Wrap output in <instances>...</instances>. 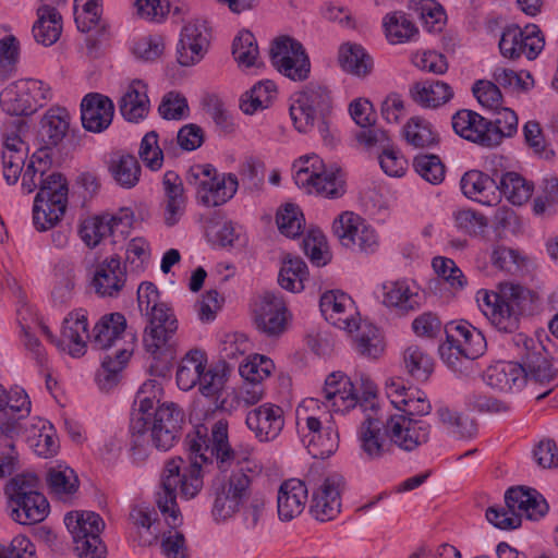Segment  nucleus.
I'll list each match as a JSON object with an SVG mask.
<instances>
[{
    "label": "nucleus",
    "instance_id": "nucleus-1",
    "mask_svg": "<svg viewBox=\"0 0 558 558\" xmlns=\"http://www.w3.org/2000/svg\"><path fill=\"white\" fill-rule=\"evenodd\" d=\"M185 444L191 453V461L186 464L181 458H172L165 464L160 489L156 494V504L170 529H177L182 523V517L177 504L178 493L186 500L192 499L202 490L203 464L216 459L221 471H227L233 463L241 465L248 461L252 449L236 451L231 448L228 440V422L218 420L208 428L205 425L195 427L189 434Z\"/></svg>",
    "mask_w": 558,
    "mask_h": 558
},
{
    "label": "nucleus",
    "instance_id": "nucleus-2",
    "mask_svg": "<svg viewBox=\"0 0 558 558\" xmlns=\"http://www.w3.org/2000/svg\"><path fill=\"white\" fill-rule=\"evenodd\" d=\"M137 302L141 312L149 317L143 337L144 347L154 359L163 361L159 374L165 375L169 371L168 363L172 360L169 342L178 329V320L172 310L159 302V291L151 282H143L138 287Z\"/></svg>",
    "mask_w": 558,
    "mask_h": 558
},
{
    "label": "nucleus",
    "instance_id": "nucleus-3",
    "mask_svg": "<svg viewBox=\"0 0 558 558\" xmlns=\"http://www.w3.org/2000/svg\"><path fill=\"white\" fill-rule=\"evenodd\" d=\"M9 517L16 523L32 525L44 521L50 512L47 498L38 490V477L23 473L11 477L4 486Z\"/></svg>",
    "mask_w": 558,
    "mask_h": 558
},
{
    "label": "nucleus",
    "instance_id": "nucleus-4",
    "mask_svg": "<svg viewBox=\"0 0 558 558\" xmlns=\"http://www.w3.org/2000/svg\"><path fill=\"white\" fill-rule=\"evenodd\" d=\"M529 291L513 283L501 286L500 293L478 291L477 303L483 314L500 331L513 332L523 311L522 302Z\"/></svg>",
    "mask_w": 558,
    "mask_h": 558
},
{
    "label": "nucleus",
    "instance_id": "nucleus-5",
    "mask_svg": "<svg viewBox=\"0 0 558 558\" xmlns=\"http://www.w3.org/2000/svg\"><path fill=\"white\" fill-rule=\"evenodd\" d=\"M185 182L195 191L196 199L206 207H218L230 201L238 191L233 173H219L210 163H196L185 173Z\"/></svg>",
    "mask_w": 558,
    "mask_h": 558
},
{
    "label": "nucleus",
    "instance_id": "nucleus-6",
    "mask_svg": "<svg viewBox=\"0 0 558 558\" xmlns=\"http://www.w3.org/2000/svg\"><path fill=\"white\" fill-rule=\"evenodd\" d=\"M68 181L62 173L49 171L34 199L33 222L38 231L54 227L68 205Z\"/></svg>",
    "mask_w": 558,
    "mask_h": 558
},
{
    "label": "nucleus",
    "instance_id": "nucleus-7",
    "mask_svg": "<svg viewBox=\"0 0 558 558\" xmlns=\"http://www.w3.org/2000/svg\"><path fill=\"white\" fill-rule=\"evenodd\" d=\"M294 167H298L294 174L296 185L306 189L308 193L328 198L343 195L344 183L340 170H327L318 156L301 157Z\"/></svg>",
    "mask_w": 558,
    "mask_h": 558
},
{
    "label": "nucleus",
    "instance_id": "nucleus-8",
    "mask_svg": "<svg viewBox=\"0 0 558 558\" xmlns=\"http://www.w3.org/2000/svg\"><path fill=\"white\" fill-rule=\"evenodd\" d=\"M332 109L330 92L318 83L307 84L290 106V117L300 133L310 132L318 118L329 117Z\"/></svg>",
    "mask_w": 558,
    "mask_h": 558
},
{
    "label": "nucleus",
    "instance_id": "nucleus-9",
    "mask_svg": "<svg viewBox=\"0 0 558 558\" xmlns=\"http://www.w3.org/2000/svg\"><path fill=\"white\" fill-rule=\"evenodd\" d=\"M332 232L340 244L354 253L371 255L379 248V236L361 216L344 211L332 223Z\"/></svg>",
    "mask_w": 558,
    "mask_h": 558
},
{
    "label": "nucleus",
    "instance_id": "nucleus-10",
    "mask_svg": "<svg viewBox=\"0 0 558 558\" xmlns=\"http://www.w3.org/2000/svg\"><path fill=\"white\" fill-rule=\"evenodd\" d=\"M513 341L520 349L521 362L518 366L525 379L544 385L557 377L558 371L553 367L549 353L539 340L518 333Z\"/></svg>",
    "mask_w": 558,
    "mask_h": 558
},
{
    "label": "nucleus",
    "instance_id": "nucleus-11",
    "mask_svg": "<svg viewBox=\"0 0 558 558\" xmlns=\"http://www.w3.org/2000/svg\"><path fill=\"white\" fill-rule=\"evenodd\" d=\"M252 496V476L241 466L233 471L229 480L217 488L213 506L216 521L232 518Z\"/></svg>",
    "mask_w": 558,
    "mask_h": 558
},
{
    "label": "nucleus",
    "instance_id": "nucleus-12",
    "mask_svg": "<svg viewBox=\"0 0 558 558\" xmlns=\"http://www.w3.org/2000/svg\"><path fill=\"white\" fill-rule=\"evenodd\" d=\"M270 61L279 73L292 81H305L311 72L310 59L298 40L281 36L272 41Z\"/></svg>",
    "mask_w": 558,
    "mask_h": 558
},
{
    "label": "nucleus",
    "instance_id": "nucleus-13",
    "mask_svg": "<svg viewBox=\"0 0 558 558\" xmlns=\"http://www.w3.org/2000/svg\"><path fill=\"white\" fill-rule=\"evenodd\" d=\"M183 421L184 414L177 404H160L148 423L145 447L151 441L158 450L171 449L180 438Z\"/></svg>",
    "mask_w": 558,
    "mask_h": 558
},
{
    "label": "nucleus",
    "instance_id": "nucleus-14",
    "mask_svg": "<svg viewBox=\"0 0 558 558\" xmlns=\"http://www.w3.org/2000/svg\"><path fill=\"white\" fill-rule=\"evenodd\" d=\"M393 450L413 452L429 440L430 425L422 420L407 415H391L386 420Z\"/></svg>",
    "mask_w": 558,
    "mask_h": 558
},
{
    "label": "nucleus",
    "instance_id": "nucleus-15",
    "mask_svg": "<svg viewBox=\"0 0 558 558\" xmlns=\"http://www.w3.org/2000/svg\"><path fill=\"white\" fill-rule=\"evenodd\" d=\"M256 328L268 337H278L287 329V306L279 293L265 291L253 305Z\"/></svg>",
    "mask_w": 558,
    "mask_h": 558
},
{
    "label": "nucleus",
    "instance_id": "nucleus-16",
    "mask_svg": "<svg viewBox=\"0 0 558 558\" xmlns=\"http://www.w3.org/2000/svg\"><path fill=\"white\" fill-rule=\"evenodd\" d=\"M543 48L544 37L536 25H527L524 29L518 26L508 27L499 40L501 54L509 59H518L524 54L533 60Z\"/></svg>",
    "mask_w": 558,
    "mask_h": 558
},
{
    "label": "nucleus",
    "instance_id": "nucleus-17",
    "mask_svg": "<svg viewBox=\"0 0 558 558\" xmlns=\"http://www.w3.org/2000/svg\"><path fill=\"white\" fill-rule=\"evenodd\" d=\"M357 440L361 453L367 461H378L393 453L386 421L380 418L367 416L359 427Z\"/></svg>",
    "mask_w": 558,
    "mask_h": 558
},
{
    "label": "nucleus",
    "instance_id": "nucleus-18",
    "mask_svg": "<svg viewBox=\"0 0 558 558\" xmlns=\"http://www.w3.org/2000/svg\"><path fill=\"white\" fill-rule=\"evenodd\" d=\"M150 388H156L155 380H149L141 387L135 400L138 407L132 412L130 422L133 456H138L140 460L147 456V452H145L146 429L156 410V395L154 393L153 397L146 396Z\"/></svg>",
    "mask_w": 558,
    "mask_h": 558
},
{
    "label": "nucleus",
    "instance_id": "nucleus-19",
    "mask_svg": "<svg viewBox=\"0 0 558 558\" xmlns=\"http://www.w3.org/2000/svg\"><path fill=\"white\" fill-rule=\"evenodd\" d=\"M210 41V31L205 21H193L184 25L178 46V62L191 66L206 54Z\"/></svg>",
    "mask_w": 558,
    "mask_h": 558
},
{
    "label": "nucleus",
    "instance_id": "nucleus-20",
    "mask_svg": "<svg viewBox=\"0 0 558 558\" xmlns=\"http://www.w3.org/2000/svg\"><path fill=\"white\" fill-rule=\"evenodd\" d=\"M245 424L260 442L275 440L284 427L281 407L266 402L248 411Z\"/></svg>",
    "mask_w": 558,
    "mask_h": 558
},
{
    "label": "nucleus",
    "instance_id": "nucleus-21",
    "mask_svg": "<svg viewBox=\"0 0 558 558\" xmlns=\"http://www.w3.org/2000/svg\"><path fill=\"white\" fill-rule=\"evenodd\" d=\"M452 128L461 137L483 147L498 145L499 135L490 131V120L472 110H459L452 117Z\"/></svg>",
    "mask_w": 558,
    "mask_h": 558
},
{
    "label": "nucleus",
    "instance_id": "nucleus-22",
    "mask_svg": "<svg viewBox=\"0 0 558 558\" xmlns=\"http://www.w3.org/2000/svg\"><path fill=\"white\" fill-rule=\"evenodd\" d=\"M341 477L337 475L324 478L322 484L313 492L310 504V513L320 522H328L341 510Z\"/></svg>",
    "mask_w": 558,
    "mask_h": 558
},
{
    "label": "nucleus",
    "instance_id": "nucleus-23",
    "mask_svg": "<svg viewBox=\"0 0 558 558\" xmlns=\"http://www.w3.org/2000/svg\"><path fill=\"white\" fill-rule=\"evenodd\" d=\"M323 392L326 407L333 412L343 413L357 405V388L342 372H333L327 376Z\"/></svg>",
    "mask_w": 558,
    "mask_h": 558
},
{
    "label": "nucleus",
    "instance_id": "nucleus-24",
    "mask_svg": "<svg viewBox=\"0 0 558 558\" xmlns=\"http://www.w3.org/2000/svg\"><path fill=\"white\" fill-rule=\"evenodd\" d=\"M506 506L517 512L522 520L525 515L530 520H538L548 512V504L535 488L526 486L510 487L505 493Z\"/></svg>",
    "mask_w": 558,
    "mask_h": 558
},
{
    "label": "nucleus",
    "instance_id": "nucleus-25",
    "mask_svg": "<svg viewBox=\"0 0 558 558\" xmlns=\"http://www.w3.org/2000/svg\"><path fill=\"white\" fill-rule=\"evenodd\" d=\"M114 106L112 100L98 93L87 94L81 102V120L88 132L100 133L112 122Z\"/></svg>",
    "mask_w": 558,
    "mask_h": 558
},
{
    "label": "nucleus",
    "instance_id": "nucleus-26",
    "mask_svg": "<svg viewBox=\"0 0 558 558\" xmlns=\"http://www.w3.org/2000/svg\"><path fill=\"white\" fill-rule=\"evenodd\" d=\"M319 306L325 318L333 326L352 332L357 328L353 317L352 299L340 291H327L320 296Z\"/></svg>",
    "mask_w": 558,
    "mask_h": 558
},
{
    "label": "nucleus",
    "instance_id": "nucleus-27",
    "mask_svg": "<svg viewBox=\"0 0 558 558\" xmlns=\"http://www.w3.org/2000/svg\"><path fill=\"white\" fill-rule=\"evenodd\" d=\"M305 425L308 433L306 448L308 453L315 459L329 458L338 448L339 435L332 424L322 425V421L313 415L305 418Z\"/></svg>",
    "mask_w": 558,
    "mask_h": 558
},
{
    "label": "nucleus",
    "instance_id": "nucleus-28",
    "mask_svg": "<svg viewBox=\"0 0 558 558\" xmlns=\"http://www.w3.org/2000/svg\"><path fill=\"white\" fill-rule=\"evenodd\" d=\"M126 274L118 255L102 260L94 275L93 286L101 296H116L125 284Z\"/></svg>",
    "mask_w": 558,
    "mask_h": 558
},
{
    "label": "nucleus",
    "instance_id": "nucleus-29",
    "mask_svg": "<svg viewBox=\"0 0 558 558\" xmlns=\"http://www.w3.org/2000/svg\"><path fill=\"white\" fill-rule=\"evenodd\" d=\"M307 499L305 484L296 478L283 482L278 492L277 510L281 521H291L300 515Z\"/></svg>",
    "mask_w": 558,
    "mask_h": 558
},
{
    "label": "nucleus",
    "instance_id": "nucleus-30",
    "mask_svg": "<svg viewBox=\"0 0 558 558\" xmlns=\"http://www.w3.org/2000/svg\"><path fill=\"white\" fill-rule=\"evenodd\" d=\"M498 171L490 177L480 170L466 171L460 181L462 193L470 199L490 205L499 201L496 194Z\"/></svg>",
    "mask_w": 558,
    "mask_h": 558
},
{
    "label": "nucleus",
    "instance_id": "nucleus-31",
    "mask_svg": "<svg viewBox=\"0 0 558 558\" xmlns=\"http://www.w3.org/2000/svg\"><path fill=\"white\" fill-rule=\"evenodd\" d=\"M445 333L451 341L460 344L469 357L475 360L486 351L487 343L484 335L466 320L446 324Z\"/></svg>",
    "mask_w": 558,
    "mask_h": 558
},
{
    "label": "nucleus",
    "instance_id": "nucleus-32",
    "mask_svg": "<svg viewBox=\"0 0 558 558\" xmlns=\"http://www.w3.org/2000/svg\"><path fill=\"white\" fill-rule=\"evenodd\" d=\"M165 192V223L172 227L184 214L186 197L181 177L174 171H166L162 178Z\"/></svg>",
    "mask_w": 558,
    "mask_h": 558
},
{
    "label": "nucleus",
    "instance_id": "nucleus-33",
    "mask_svg": "<svg viewBox=\"0 0 558 558\" xmlns=\"http://www.w3.org/2000/svg\"><path fill=\"white\" fill-rule=\"evenodd\" d=\"M150 104L147 86L141 80H134L119 100V111L129 122H140L149 112Z\"/></svg>",
    "mask_w": 558,
    "mask_h": 558
},
{
    "label": "nucleus",
    "instance_id": "nucleus-34",
    "mask_svg": "<svg viewBox=\"0 0 558 558\" xmlns=\"http://www.w3.org/2000/svg\"><path fill=\"white\" fill-rule=\"evenodd\" d=\"M87 326V316L84 310L71 312L63 319L60 342L69 347L72 356H81L85 353V339L88 338Z\"/></svg>",
    "mask_w": 558,
    "mask_h": 558
},
{
    "label": "nucleus",
    "instance_id": "nucleus-35",
    "mask_svg": "<svg viewBox=\"0 0 558 558\" xmlns=\"http://www.w3.org/2000/svg\"><path fill=\"white\" fill-rule=\"evenodd\" d=\"M61 32V14L51 4L40 5L37 9V21L32 28L35 41L49 47L60 38Z\"/></svg>",
    "mask_w": 558,
    "mask_h": 558
},
{
    "label": "nucleus",
    "instance_id": "nucleus-36",
    "mask_svg": "<svg viewBox=\"0 0 558 558\" xmlns=\"http://www.w3.org/2000/svg\"><path fill=\"white\" fill-rule=\"evenodd\" d=\"M25 432L27 442L37 456L49 458L58 452V438L53 426L48 421L34 418V422L25 427Z\"/></svg>",
    "mask_w": 558,
    "mask_h": 558
},
{
    "label": "nucleus",
    "instance_id": "nucleus-37",
    "mask_svg": "<svg viewBox=\"0 0 558 558\" xmlns=\"http://www.w3.org/2000/svg\"><path fill=\"white\" fill-rule=\"evenodd\" d=\"M420 296L404 280L387 281L383 284V303L400 314H408L420 307Z\"/></svg>",
    "mask_w": 558,
    "mask_h": 558
},
{
    "label": "nucleus",
    "instance_id": "nucleus-38",
    "mask_svg": "<svg viewBox=\"0 0 558 558\" xmlns=\"http://www.w3.org/2000/svg\"><path fill=\"white\" fill-rule=\"evenodd\" d=\"M126 319L120 313L102 316L93 329V344L100 350L116 347L125 331Z\"/></svg>",
    "mask_w": 558,
    "mask_h": 558
},
{
    "label": "nucleus",
    "instance_id": "nucleus-39",
    "mask_svg": "<svg viewBox=\"0 0 558 558\" xmlns=\"http://www.w3.org/2000/svg\"><path fill=\"white\" fill-rule=\"evenodd\" d=\"M496 190L512 205L521 206L532 196L534 185L520 173L507 171L498 174Z\"/></svg>",
    "mask_w": 558,
    "mask_h": 558
},
{
    "label": "nucleus",
    "instance_id": "nucleus-40",
    "mask_svg": "<svg viewBox=\"0 0 558 558\" xmlns=\"http://www.w3.org/2000/svg\"><path fill=\"white\" fill-rule=\"evenodd\" d=\"M132 350L118 348L113 354L104 356L101 366L96 373L98 387L104 391L111 390L120 380V373L126 365Z\"/></svg>",
    "mask_w": 558,
    "mask_h": 558
},
{
    "label": "nucleus",
    "instance_id": "nucleus-41",
    "mask_svg": "<svg viewBox=\"0 0 558 558\" xmlns=\"http://www.w3.org/2000/svg\"><path fill=\"white\" fill-rule=\"evenodd\" d=\"M413 100L425 108H437L448 102L452 96V88L441 81H425L414 84L411 88Z\"/></svg>",
    "mask_w": 558,
    "mask_h": 558
},
{
    "label": "nucleus",
    "instance_id": "nucleus-42",
    "mask_svg": "<svg viewBox=\"0 0 558 558\" xmlns=\"http://www.w3.org/2000/svg\"><path fill=\"white\" fill-rule=\"evenodd\" d=\"M484 379L488 386L500 391L519 388L524 380L522 369L513 363H498L489 366L485 372Z\"/></svg>",
    "mask_w": 558,
    "mask_h": 558
},
{
    "label": "nucleus",
    "instance_id": "nucleus-43",
    "mask_svg": "<svg viewBox=\"0 0 558 558\" xmlns=\"http://www.w3.org/2000/svg\"><path fill=\"white\" fill-rule=\"evenodd\" d=\"M70 130V114L65 109L49 110L41 120L39 134L47 146L58 145Z\"/></svg>",
    "mask_w": 558,
    "mask_h": 558
},
{
    "label": "nucleus",
    "instance_id": "nucleus-44",
    "mask_svg": "<svg viewBox=\"0 0 558 558\" xmlns=\"http://www.w3.org/2000/svg\"><path fill=\"white\" fill-rule=\"evenodd\" d=\"M207 363L206 355L201 350H191L182 359L177 371V384L181 390L194 388L202 378V371Z\"/></svg>",
    "mask_w": 558,
    "mask_h": 558
},
{
    "label": "nucleus",
    "instance_id": "nucleus-45",
    "mask_svg": "<svg viewBox=\"0 0 558 558\" xmlns=\"http://www.w3.org/2000/svg\"><path fill=\"white\" fill-rule=\"evenodd\" d=\"M52 160L47 148H40L29 159L22 175V189L26 194L40 189L44 179L51 170Z\"/></svg>",
    "mask_w": 558,
    "mask_h": 558
},
{
    "label": "nucleus",
    "instance_id": "nucleus-46",
    "mask_svg": "<svg viewBox=\"0 0 558 558\" xmlns=\"http://www.w3.org/2000/svg\"><path fill=\"white\" fill-rule=\"evenodd\" d=\"M64 523L72 535L73 541L89 537V535H100L105 527V522L98 513L95 512H69L64 517Z\"/></svg>",
    "mask_w": 558,
    "mask_h": 558
},
{
    "label": "nucleus",
    "instance_id": "nucleus-47",
    "mask_svg": "<svg viewBox=\"0 0 558 558\" xmlns=\"http://www.w3.org/2000/svg\"><path fill=\"white\" fill-rule=\"evenodd\" d=\"M383 25L388 41L393 45L413 40L418 35V28L402 11L388 13Z\"/></svg>",
    "mask_w": 558,
    "mask_h": 558
},
{
    "label": "nucleus",
    "instance_id": "nucleus-48",
    "mask_svg": "<svg viewBox=\"0 0 558 558\" xmlns=\"http://www.w3.org/2000/svg\"><path fill=\"white\" fill-rule=\"evenodd\" d=\"M341 68L353 75L364 77L373 69V60L365 49L356 44L342 45L339 50Z\"/></svg>",
    "mask_w": 558,
    "mask_h": 558
},
{
    "label": "nucleus",
    "instance_id": "nucleus-49",
    "mask_svg": "<svg viewBox=\"0 0 558 558\" xmlns=\"http://www.w3.org/2000/svg\"><path fill=\"white\" fill-rule=\"evenodd\" d=\"M174 148L172 140H163L159 146L157 132L150 131L142 138L138 155L147 168L157 171L162 167L163 154L173 153Z\"/></svg>",
    "mask_w": 558,
    "mask_h": 558
},
{
    "label": "nucleus",
    "instance_id": "nucleus-50",
    "mask_svg": "<svg viewBox=\"0 0 558 558\" xmlns=\"http://www.w3.org/2000/svg\"><path fill=\"white\" fill-rule=\"evenodd\" d=\"M232 56L240 68H260L263 65L256 38L247 29L241 31L233 39Z\"/></svg>",
    "mask_w": 558,
    "mask_h": 558
},
{
    "label": "nucleus",
    "instance_id": "nucleus-51",
    "mask_svg": "<svg viewBox=\"0 0 558 558\" xmlns=\"http://www.w3.org/2000/svg\"><path fill=\"white\" fill-rule=\"evenodd\" d=\"M119 222L120 219L113 216H94L82 222L78 232L87 246L95 247L102 239L112 233L113 227Z\"/></svg>",
    "mask_w": 558,
    "mask_h": 558
},
{
    "label": "nucleus",
    "instance_id": "nucleus-52",
    "mask_svg": "<svg viewBox=\"0 0 558 558\" xmlns=\"http://www.w3.org/2000/svg\"><path fill=\"white\" fill-rule=\"evenodd\" d=\"M307 278V266L300 257L283 259L278 276V283L281 288L291 292H301L304 289V280Z\"/></svg>",
    "mask_w": 558,
    "mask_h": 558
},
{
    "label": "nucleus",
    "instance_id": "nucleus-53",
    "mask_svg": "<svg viewBox=\"0 0 558 558\" xmlns=\"http://www.w3.org/2000/svg\"><path fill=\"white\" fill-rule=\"evenodd\" d=\"M80 7L82 12H78V9H74L77 29L82 33L96 31L98 34H106L107 23L101 19V2L99 0H86Z\"/></svg>",
    "mask_w": 558,
    "mask_h": 558
},
{
    "label": "nucleus",
    "instance_id": "nucleus-54",
    "mask_svg": "<svg viewBox=\"0 0 558 558\" xmlns=\"http://www.w3.org/2000/svg\"><path fill=\"white\" fill-rule=\"evenodd\" d=\"M34 104L25 93L19 81L11 83L0 93V106L11 116H28L35 112Z\"/></svg>",
    "mask_w": 558,
    "mask_h": 558
},
{
    "label": "nucleus",
    "instance_id": "nucleus-55",
    "mask_svg": "<svg viewBox=\"0 0 558 558\" xmlns=\"http://www.w3.org/2000/svg\"><path fill=\"white\" fill-rule=\"evenodd\" d=\"M403 361L408 373L416 380L425 381L433 373V357L418 345L408 347Z\"/></svg>",
    "mask_w": 558,
    "mask_h": 558
},
{
    "label": "nucleus",
    "instance_id": "nucleus-56",
    "mask_svg": "<svg viewBox=\"0 0 558 558\" xmlns=\"http://www.w3.org/2000/svg\"><path fill=\"white\" fill-rule=\"evenodd\" d=\"M403 135L408 144L415 148H426L438 143V136L428 121L414 117L403 128Z\"/></svg>",
    "mask_w": 558,
    "mask_h": 558
},
{
    "label": "nucleus",
    "instance_id": "nucleus-57",
    "mask_svg": "<svg viewBox=\"0 0 558 558\" xmlns=\"http://www.w3.org/2000/svg\"><path fill=\"white\" fill-rule=\"evenodd\" d=\"M50 493L57 496H70L78 488V478L75 472L68 466L50 468L46 474Z\"/></svg>",
    "mask_w": 558,
    "mask_h": 558
},
{
    "label": "nucleus",
    "instance_id": "nucleus-58",
    "mask_svg": "<svg viewBox=\"0 0 558 558\" xmlns=\"http://www.w3.org/2000/svg\"><path fill=\"white\" fill-rule=\"evenodd\" d=\"M357 335L355 337V349L364 357L378 359L384 352V342L378 329L365 324L361 326L357 323Z\"/></svg>",
    "mask_w": 558,
    "mask_h": 558
},
{
    "label": "nucleus",
    "instance_id": "nucleus-59",
    "mask_svg": "<svg viewBox=\"0 0 558 558\" xmlns=\"http://www.w3.org/2000/svg\"><path fill=\"white\" fill-rule=\"evenodd\" d=\"M111 173L117 183L124 187H134L141 177V165L133 155H121L110 166Z\"/></svg>",
    "mask_w": 558,
    "mask_h": 558
},
{
    "label": "nucleus",
    "instance_id": "nucleus-60",
    "mask_svg": "<svg viewBox=\"0 0 558 558\" xmlns=\"http://www.w3.org/2000/svg\"><path fill=\"white\" fill-rule=\"evenodd\" d=\"M440 359L454 373L469 374L473 366V357L465 355L464 349L446 336V341L438 348Z\"/></svg>",
    "mask_w": 558,
    "mask_h": 558
},
{
    "label": "nucleus",
    "instance_id": "nucleus-61",
    "mask_svg": "<svg viewBox=\"0 0 558 558\" xmlns=\"http://www.w3.org/2000/svg\"><path fill=\"white\" fill-rule=\"evenodd\" d=\"M413 168L422 179L430 184H440L445 179L446 167L437 155L420 154L415 156Z\"/></svg>",
    "mask_w": 558,
    "mask_h": 558
},
{
    "label": "nucleus",
    "instance_id": "nucleus-62",
    "mask_svg": "<svg viewBox=\"0 0 558 558\" xmlns=\"http://www.w3.org/2000/svg\"><path fill=\"white\" fill-rule=\"evenodd\" d=\"M275 369L274 362L265 356L255 354L245 363L240 364L239 372L244 380L262 383L269 377Z\"/></svg>",
    "mask_w": 558,
    "mask_h": 558
},
{
    "label": "nucleus",
    "instance_id": "nucleus-63",
    "mask_svg": "<svg viewBox=\"0 0 558 558\" xmlns=\"http://www.w3.org/2000/svg\"><path fill=\"white\" fill-rule=\"evenodd\" d=\"M303 214L293 204H287L276 216L278 229L289 238H295L302 232Z\"/></svg>",
    "mask_w": 558,
    "mask_h": 558
},
{
    "label": "nucleus",
    "instance_id": "nucleus-64",
    "mask_svg": "<svg viewBox=\"0 0 558 558\" xmlns=\"http://www.w3.org/2000/svg\"><path fill=\"white\" fill-rule=\"evenodd\" d=\"M20 57V43L13 35L0 39V80H7L14 71Z\"/></svg>",
    "mask_w": 558,
    "mask_h": 558
}]
</instances>
